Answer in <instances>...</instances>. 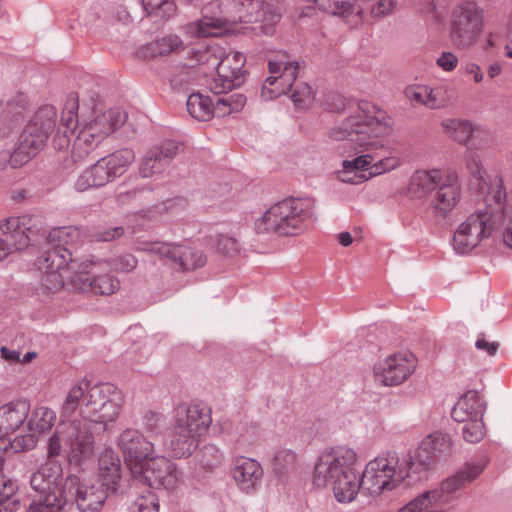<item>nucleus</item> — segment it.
<instances>
[{
    "label": "nucleus",
    "instance_id": "f257e3e1",
    "mask_svg": "<svg viewBox=\"0 0 512 512\" xmlns=\"http://www.w3.org/2000/svg\"><path fill=\"white\" fill-rule=\"evenodd\" d=\"M123 404L124 396L113 384L91 385L86 378L75 382L60 406V424L48 439V458L65 455L76 466L92 460L95 437L90 425L106 430L108 424L118 419Z\"/></svg>",
    "mask_w": 512,
    "mask_h": 512
},
{
    "label": "nucleus",
    "instance_id": "f03ea898",
    "mask_svg": "<svg viewBox=\"0 0 512 512\" xmlns=\"http://www.w3.org/2000/svg\"><path fill=\"white\" fill-rule=\"evenodd\" d=\"M329 112H350L351 115L329 132L331 140L343 142V149L355 153L385 147V140L394 130V120L386 111L367 99L326 98L322 103Z\"/></svg>",
    "mask_w": 512,
    "mask_h": 512
},
{
    "label": "nucleus",
    "instance_id": "7ed1b4c3",
    "mask_svg": "<svg viewBox=\"0 0 512 512\" xmlns=\"http://www.w3.org/2000/svg\"><path fill=\"white\" fill-rule=\"evenodd\" d=\"M357 452L346 445L325 449L317 458L313 470V483L317 487L331 486L339 503L353 502L360 490L362 478L356 469Z\"/></svg>",
    "mask_w": 512,
    "mask_h": 512
},
{
    "label": "nucleus",
    "instance_id": "20e7f679",
    "mask_svg": "<svg viewBox=\"0 0 512 512\" xmlns=\"http://www.w3.org/2000/svg\"><path fill=\"white\" fill-rule=\"evenodd\" d=\"M68 258L69 253L63 249L49 254L48 260L55 262L57 268L62 269V274H52L47 278L51 281L47 291L56 292L67 285L76 291L108 296L120 289L119 279L105 272L107 268L103 260L71 262L67 265Z\"/></svg>",
    "mask_w": 512,
    "mask_h": 512
},
{
    "label": "nucleus",
    "instance_id": "39448f33",
    "mask_svg": "<svg viewBox=\"0 0 512 512\" xmlns=\"http://www.w3.org/2000/svg\"><path fill=\"white\" fill-rule=\"evenodd\" d=\"M222 18L204 17L188 23L184 31L191 37L218 36L228 23L267 22L273 24L281 17L280 0H224Z\"/></svg>",
    "mask_w": 512,
    "mask_h": 512
},
{
    "label": "nucleus",
    "instance_id": "423d86ee",
    "mask_svg": "<svg viewBox=\"0 0 512 512\" xmlns=\"http://www.w3.org/2000/svg\"><path fill=\"white\" fill-rule=\"evenodd\" d=\"M417 468L412 456L388 452L366 463L362 474L363 493L379 497L399 488Z\"/></svg>",
    "mask_w": 512,
    "mask_h": 512
},
{
    "label": "nucleus",
    "instance_id": "0eeeda50",
    "mask_svg": "<svg viewBox=\"0 0 512 512\" xmlns=\"http://www.w3.org/2000/svg\"><path fill=\"white\" fill-rule=\"evenodd\" d=\"M313 210L314 202L309 198H285L255 220V230L258 234L297 235L313 216Z\"/></svg>",
    "mask_w": 512,
    "mask_h": 512
},
{
    "label": "nucleus",
    "instance_id": "6e6552de",
    "mask_svg": "<svg viewBox=\"0 0 512 512\" xmlns=\"http://www.w3.org/2000/svg\"><path fill=\"white\" fill-rule=\"evenodd\" d=\"M29 413L30 403L26 399H15L0 406V470L6 456L36 447L38 438L34 434L8 437L22 427Z\"/></svg>",
    "mask_w": 512,
    "mask_h": 512
},
{
    "label": "nucleus",
    "instance_id": "1a4fd4ad",
    "mask_svg": "<svg viewBox=\"0 0 512 512\" xmlns=\"http://www.w3.org/2000/svg\"><path fill=\"white\" fill-rule=\"evenodd\" d=\"M484 30L482 8L474 0H462L452 10L448 37L451 44L458 49L474 46Z\"/></svg>",
    "mask_w": 512,
    "mask_h": 512
},
{
    "label": "nucleus",
    "instance_id": "9d476101",
    "mask_svg": "<svg viewBox=\"0 0 512 512\" xmlns=\"http://www.w3.org/2000/svg\"><path fill=\"white\" fill-rule=\"evenodd\" d=\"M52 459L49 458L32 474L30 485L40 495V501L64 507L66 491L78 484V476L68 475L64 478L62 465Z\"/></svg>",
    "mask_w": 512,
    "mask_h": 512
},
{
    "label": "nucleus",
    "instance_id": "9b49d317",
    "mask_svg": "<svg viewBox=\"0 0 512 512\" xmlns=\"http://www.w3.org/2000/svg\"><path fill=\"white\" fill-rule=\"evenodd\" d=\"M134 160L133 150L127 148L117 150L85 169L76 179L75 189L83 192L90 188L104 186L123 175Z\"/></svg>",
    "mask_w": 512,
    "mask_h": 512
},
{
    "label": "nucleus",
    "instance_id": "f8f14e48",
    "mask_svg": "<svg viewBox=\"0 0 512 512\" xmlns=\"http://www.w3.org/2000/svg\"><path fill=\"white\" fill-rule=\"evenodd\" d=\"M56 123V112L52 107L40 109L20 136V141L13 152V167L22 166L43 148L48 135Z\"/></svg>",
    "mask_w": 512,
    "mask_h": 512
},
{
    "label": "nucleus",
    "instance_id": "ddd939ff",
    "mask_svg": "<svg viewBox=\"0 0 512 512\" xmlns=\"http://www.w3.org/2000/svg\"><path fill=\"white\" fill-rule=\"evenodd\" d=\"M496 228V206L479 208L462 222L453 236V247L456 252L466 254L476 248L484 239L491 236Z\"/></svg>",
    "mask_w": 512,
    "mask_h": 512
},
{
    "label": "nucleus",
    "instance_id": "4468645a",
    "mask_svg": "<svg viewBox=\"0 0 512 512\" xmlns=\"http://www.w3.org/2000/svg\"><path fill=\"white\" fill-rule=\"evenodd\" d=\"M268 69L271 74L263 83L262 94L273 96H309L314 94L312 87L306 83H293L297 76V62H273L269 61Z\"/></svg>",
    "mask_w": 512,
    "mask_h": 512
},
{
    "label": "nucleus",
    "instance_id": "2eb2a0df",
    "mask_svg": "<svg viewBox=\"0 0 512 512\" xmlns=\"http://www.w3.org/2000/svg\"><path fill=\"white\" fill-rule=\"evenodd\" d=\"M416 367L417 359L411 352H395L374 364L373 377L381 386L396 387L407 381Z\"/></svg>",
    "mask_w": 512,
    "mask_h": 512
},
{
    "label": "nucleus",
    "instance_id": "dca6fc26",
    "mask_svg": "<svg viewBox=\"0 0 512 512\" xmlns=\"http://www.w3.org/2000/svg\"><path fill=\"white\" fill-rule=\"evenodd\" d=\"M135 250L166 258L179 265L183 270L196 269L203 266L206 262V257L202 251L186 245L143 240L136 242Z\"/></svg>",
    "mask_w": 512,
    "mask_h": 512
},
{
    "label": "nucleus",
    "instance_id": "f3484780",
    "mask_svg": "<svg viewBox=\"0 0 512 512\" xmlns=\"http://www.w3.org/2000/svg\"><path fill=\"white\" fill-rule=\"evenodd\" d=\"M245 62L246 57L243 53L227 51L222 47V55L217 58L214 66L217 75L210 84V90L215 95H220L240 87L244 82Z\"/></svg>",
    "mask_w": 512,
    "mask_h": 512
},
{
    "label": "nucleus",
    "instance_id": "a211bd4d",
    "mask_svg": "<svg viewBox=\"0 0 512 512\" xmlns=\"http://www.w3.org/2000/svg\"><path fill=\"white\" fill-rule=\"evenodd\" d=\"M116 446L131 473L142 471L146 460L155 453L154 443L135 428L123 429L116 438Z\"/></svg>",
    "mask_w": 512,
    "mask_h": 512
},
{
    "label": "nucleus",
    "instance_id": "6ab92c4d",
    "mask_svg": "<svg viewBox=\"0 0 512 512\" xmlns=\"http://www.w3.org/2000/svg\"><path fill=\"white\" fill-rule=\"evenodd\" d=\"M80 237V230L72 226L54 228L49 232L48 240L52 247L37 260V267L43 273L41 280L42 286L46 290L49 289V284H51V281H48L47 278L52 274H62V269H58L55 262L48 260L49 254L52 252H60V250L63 249L69 253L67 265H70L71 262H77L76 260H72V253L68 246L76 245Z\"/></svg>",
    "mask_w": 512,
    "mask_h": 512
},
{
    "label": "nucleus",
    "instance_id": "aec40b11",
    "mask_svg": "<svg viewBox=\"0 0 512 512\" xmlns=\"http://www.w3.org/2000/svg\"><path fill=\"white\" fill-rule=\"evenodd\" d=\"M132 474L152 488L165 490L176 489L182 477L175 463L155 453L146 460L142 471Z\"/></svg>",
    "mask_w": 512,
    "mask_h": 512
},
{
    "label": "nucleus",
    "instance_id": "412c9836",
    "mask_svg": "<svg viewBox=\"0 0 512 512\" xmlns=\"http://www.w3.org/2000/svg\"><path fill=\"white\" fill-rule=\"evenodd\" d=\"M441 126L450 139L467 148H488L494 141L489 128L466 119H446Z\"/></svg>",
    "mask_w": 512,
    "mask_h": 512
},
{
    "label": "nucleus",
    "instance_id": "4be33fe9",
    "mask_svg": "<svg viewBox=\"0 0 512 512\" xmlns=\"http://www.w3.org/2000/svg\"><path fill=\"white\" fill-rule=\"evenodd\" d=\"M173 421L178 424V428L202 437L212 424L211 409L207 404L198 401L181 404L175 408Z\"/></svg>",
    "mask_w": 512,
    "mask_h": 512
},
{
    "label": "nucleus",
    "instance_id": "5701e85b",
    "mask_svg": "<svg viewBox=\"0 0 512 512\" xmlns=\"http://www.w3.org/2000/svg\"><path fill=\"white\" fill-rule=\"evenodd\" d=\"M452 453L453 441L450 435L440 431L429 434L421 441L416 451V473L429 469L436 459L448 457Z\"/></svg>",
    "mask_w": 512,
    "mask_h": 512
},
{
    "label": "nucleus",
    "instance_id": "b1692460",
    "mask_svg": "<svg viewBox=\"0 0 512 512\" xmlns=\"http://www.w3.org/2000/svg\"><path fill=\"white\" fill-rule=\"evenodd\" d=\"M187 98V110L198 121L226 116L244 106V98Z\"/></svg>",
    "mask_w": 512,
    "mask_h": 512
},
{
    "label": "nucleus",
    "instance_id": "393cba45",
    "mask_svg": "<svg viewBox=\"0 0 512 512\" xmlns=\"http://www.w3.org/2000/svg\"><path fill=\"white\" fill-rule=\"evenodd\" d=\"M484 202L489 206H496V226L504 222L503 241L507 247L512 249V192L506 193L505 187L500 180L492 186L485 196Z\"/></svg>",
    "mask_w": 512,
    "mask_h": 512
},
{
    "label": "nucleus",
    "instance_id": "a878e982",
    "mask_svg": "<svg viewBox=\"0 0 512 512\" xmlns=\"http://www.w3.org/2000/svg\"><path fill=\"white\" fill-rule=\"evenodd\" d=\"M461 196V188L455 173H446L445 178L436 189L431 205L441 215L450 213Z\"/></svg>",
    "mask_w": 512,
    "mask_h": 512
},
{
    "label": "nucleus",
    "instance_id": "bb28decb",
    "mask_svg": "<svg viewBox=\"0 0 512 512\" xmlns=\"http://www.w3.org/2000/svg\"><path fill=\"white\" fill-rule=\"evenodd\" d=\"M200 438L186 429L178 428V424L173 421L171 432L164 441V447L170 456L184 458L197 449Z\"/></svg>",
    "mask_w": 512,
    "mask_h": 512
},
{
    "label": "nucleus",
    "instance_id": "cd10ccee",
    "mask_svg": "<svg viewBox=\"0 0 512 512\" xmlns=\"http://www.w3.org/2000/svg\"><path fill=\"white\" fill-rule=\"evenodd\" d=\"M76 489V505L80 512H100L106 502L108 492L105 486L97 484L80 483Z\"/></svg>",
    "mask_w": 512,
    "mask_h": 512
},
{
    "label": "nucleus",
    "instance_id": "c85d7f7f",
    "mask_svg": "<svg viewBox=\"0 0 512 512\" xmlns=\"http://www.w3.org/2000/svg\"><path fill=\"white\" fill-rule=\"evenodd\" d=\"M231 473L238 487L248 493L262 478L263 469L256 460L242 456L234 461Z\"/></svg>",
    "mask_w": 512,
    "mask_h": 512
},
{
    "label": "nucleus",
    "instance_id": "c756f323",
    "mask_svg": "<svg viewBox=\"0 0 512 512\" xmlns=\"http://www.w3.org/2000/svg\"><path fill=\"white\" fill-rule=\"evenodd\" d=\"M485 403L477 391L470 390L459 398L452 409V418L457 422L483 418Z\"/></svg>",
    "mask_w": 512,
    "mask_h": 512
},
{
    "label": "nucleus",
    "instance_id": "7c9ffc66",
    "mask_svg": "<svg viewBox=\"0 0 512 512\" xmlns=\"http://www.w3.org/2000/svg\"><path fill=\"white\" fill-rule=\"evenodd\" d=\"M488 458L481 456L468 461L461 469H459L452 477L448 478L443 489L449 493L454 492L466 484L475 481L485 470L488 465Z\"/></svg>",
    "mask_w": 512,
    "mask_h": 512
},
{
    "label": "nucleus",
    "instance_id": "2f4dec72",
    "mask_svg": "<svg viewBox=\"0 0 512 512\" xmlns=\"http://www.w3.org/2000/svg\"><path fill=\"white\" fill-rule=\"evenodd\" d=\"M31 221L32 217L26 215L11 216L0 221V231L11 237L15 250L28 247L30 240L27 232L30 230Z\"/></svg>",
    "mask_w": 512,
    "mask_h": 512
},
{
    "label": "nucleus",
    "instance_id": "473e14b6",
    "mask_svg": "<svg viewBox=\"0 0 512 512\" xmlns=\"http://www.w3.org/2000/svg\"><path fill=\"white\" fill-rule=\"evenodd\" d=\"M99 478L101 485L115 492L121 480V462L111 449L105 450L99 460Z\"/></svg>",
    "mask_w": 512,
    "mask_h": 512
},
{
    "label": "nucleus",
    "instance_id": "72a5a7b5",
    "mask_svg": "<svg viewBox=\"0 0 512 512\" xmlns=\"http://www.w3.org/2000/svg\"><path fill=\"white\" fill-rule=\"evenodd\" d=\"M185 50V43L182 38L174 33L166 34L157 38L154 42L144 47L142 56L157 57L166 56L173 53H181Z\"/></svg>",
    "mask_w": 512,
    "mask_h": 512
},
{
    "label": "nucleus",
    "instance_id": "f704fd0d",
    "mask_svg": "<svg viewBox=\"0 0 512 512\" xmlns=\"http://www.w3.org/2000/svg\"><path fill=\"white\" fill-rule=\"evenodd\" d=\"M374 160V156L370 153L359 155L353 160H345L342 164V169L337 172L339 180L345 183L357 184L368 179L363 174L358 172L365 170L369 167Z\"/></svg>",
    "mask_w": 512,
    "mask_h": 512
},
{
    "label": "nucleus",
    "instance_id": "c9c22d12",
    "mask_svg": "<svg viewBox=\"0 0 512 512\" xmlns=\"http://www.w3.org/2000/svg\"><path fill=\"white\" fill-rule=\"evenodd\" d=\"M127 120V113L118 108L109 109L95 117L91 122L94 130L99 132L100 138H106L120 128Z\"/></svg>",
    "mask_w": 512,
    "mask_h": 512
},
{
    "label": "nucleus",
    "instance_id": "e433bc0d",
    "mask_svg": "<svg viewBox=\"0 0 512 512\" xmlns=\"http://www.w3.org/2000/svg\"><path fill=\"white\" fill-rule=\"evenodd\" d=\"M28 434H42L50 430L56 422V413L49 407L39 406L27 417Z\"/></svg>",
    "mask_w": 512,
    "mask_h": 512
},
{
    "label": "nucleus",
    "instance_id": "4c0bfd02",
    "mask_svg": "<svg viewBox=\"0 0 512 512\" xmlns=\"http://www.w3.org/2000/svg\"><path fill=\"white\" fill-rule=\"evenodd\" d=\"M93 128L94 125L90 122L78 134L73 145V157L75 160H79L89 154L104 139L100 138L99 132Z\"/></svg>",
    "mask_w": 512,
    "mask_h": 512
},
{
    "label": "nucleus",
    "instance_id": "58836bf2",
    "mask_svg": "<svg viewBox=\"0 0 512 512\" xmlns=\"http://www.w3.org/2000/svg\"><path fill=\"white\" fill-rule=\"evenodd\" d=\"M445 174L438 169L417 171L412 177L410 188L421 194L430 193L438 188Z\"/></svg>",
    "mask_w": 512,
    "mask_h": 512
},
{
    "label": "nucleus",
    "instance_id": "ea45409f",
    "mask_svg": "<svg viewBox=\"0 0 512 512\" xmlns=\"http://www.w3.org/2000/svg\"><path fill=\"white\" fill-rule=\"evenodd\" d=\"M483 149L484 148L468 147L463 155V163L466 172L478 183L485 181L488 176L487 169L479 152Z\"/></svg>",
    "mask_w": 512,
    "mask_h": 512
},
{
    "label": "nucleus",
    "instance_id": "a19ab883",
    "mask_svg": "<svg viewBox=\"0 0 512 512\" xmlns=\"http://www.w3.org/2000/svg\"><path fill=\"white\" fill-rule=\"evenodd\" d=\"M441 497L442 492L438 490L424 492L397 512H436L435 505L440 501Z\"/></svg>",
    "mask_w": 512,
    "mask_h": 512
},
{
    "label": "nucleus",
    "instance_id": "79ce46f5",
    "mask_svg": "<svg viewBox=\"0 0 512 512\" xmlns=\"http://www.w3.org/2000/svg\"><path fill=\"white\" fill-rule=\"evenodd\" d=\"M79 103L78 98H68L65 103V109L61 116V126L64 127L63 133H64V139L62 146H68L69 145V134L73 133L74 130L78 126V115L76 111L78 110Z\"/></svg>",
    "mask_w": 512,
    "mask_h": 512
},
{
    "label": "nucleus",
    "instance_id": "37998d69",
    "mask_svg": "<svg viewBox=\"0 0 512 512\" xmlns=\"http://www.w3.org/2000/svg\"><path fill=\"white\" fill-rule=\"evenodd\" d=\"M309 6H313L333 16L344 17L350 15L353 10L352 0H305Z\"/></svg>",
    "mask_w": 512,
    "mask_h": 512
},
{
    "label": "nucleus",
    "instance_id": "c03bdc74",
    "mask_svg": "<svg viewBox=\"0 0 512 512\" xmlns=\"http://www.w3.org/2000/svg\"><path fill=\"white\" fill-rule=\"evenodd\" d=\"M222 55V47L219 45L201 46L189 52L188 58L199 65H207L214 68L217 58Z\"/></svg>",
    "mask_w": 512,
    "mask_h": 512
},
{
    "label": "nucleus",
    "instance_id": "a18cd8bd",
    "mask_svg": "<svg viewBox=\"0 0 512 512\" xmlns=\"http://www.w3.org/2000/svg\"><path fill=\"white\" fill-rule=\"evenodd\" d=\"M148 14L161 19H167L176 13L175 0H142Z\"/></svg>",
    "mask_w": 512,
    "mask_h": 512
},
{
    "label": "nucleus",
    "instance_id": "49530a36",
    "mask_svg": "<svg viewBox=\"0 0 512 512\" xmlns=\"http://www.w3.org/2000/svg\"><path fill=\"white\" fill-rule=\"evenodd\" d=\"M104 262L106 264V268H110L116 273H131L138 265V259L128 252L115 255L108 261Z\"/></svg>",
    "mask_w": 512,
    "mask_h": 512
},
{
    "label": "nucleus",
    "instance_id": "de8ad7c7",
    "mask_svg": "<svg viewBox=\"0 0 512 512\" xmlns=\"http://www.w3.org/2000/svg\"><path fill=\"white\" fill-rule=\"evenodd\" d=\"M16 490L14 481L8 479L0 482V512H13L16 509L17 502L12 500Z\"/></svg>",
    "mask_w": 512,
    "mask_h": 512
},
{
    "label": "nucleus",
    "instance_id": "09e8293b",
    "mask_svg": "<svg viewBox=\"0 0 512 512\" xmlns=\"http://www.w3.org/2000/svg\"><path fill=\"white\" fill-rule=\"evenodd\" d=\"M129 512H159V500L153 492L148 491L136 497Z\"/></svg>",
    "mask_w": 512,
    "mask_h": 512
},
{
    "label": "nucleus",
    "instance_id": "8fccbe9b",
    "mask_svg": "<svg viewBox=\"0 0 512 512\" xmlns=\"http://www.w3.org/2000/svg\"><path fill=\"white\" fill-rule=\"evenodd\" d=\"M464 423L462 435L465 441L469 443H478L484 438L486 430L482 419L465 421Z\"/></svg>",
    "mask_w": 512,
    "mask_h": 512
},
{
    "label": "nucleus",
    "instance_id": "3c124183",
    "mask_svg": "<svg viewBox=\"0 0 512 512\" xmlns=\"http://www.w3.org/2000/svg\"><path fill=\"white\" fill-rule=\"evenodd\" d=\"M167 165V161L156 153L146 156L141 163L140 173L143 177H150L155 173L161 172Z\"/></svg>",
    "mask_w": 512,
    "mask_h": 512
},
{
    "label": "nucleus",
    "instance_id": "603ef678",
    "mask_svg": "<svg viewBox=\"0 0 512 512\" xmlns=\"http://www.w3.org/2000/svg\"><path fill=\"white\" fill-rule=\"evenodd\" d=\"M401 165V159L397 156H389L379 160L370 166L369 177L396 169Z\"/></svg>",
    "mask_w": 512,
    "mask_h": 512
},
{
    "label": "nucleus",
    "instance_id": "864d4df0",
    "mask_svg": "<svg viewBox=\"0 0 512 512\" xmlns=\"http://www.w3.org/2000/svg\"><path fill=\"white\" fill-rule=\"evenodd\" d=\"M399 5V0H377L372 8L371 14L376 18H383L393 14Z\"/></svg>",
    "mask_w": 512,
    "mask_h": 512
},
{
    "label": "nucleus",
    "instance_id": "5fc2aeb1",
    "mask_svg": "<svg viewBox=\"0 0 512 512\" xmlns=\"http://www.w3.org/2000/svg\"><path fill=\"white\" fill-rule=\"evenodd\" d=\"M296 454L288 449L279 450L274 456V467L281 471L294 465Z\"/></svg>",
    "mask_w": 512,
    "mask_h": 512
},
{
    "label": "nucleus",
    "instance_id": "6e6d98bb",
    "mask_svg": "<svg viewBox=\"0 0 512 512\" xmlns=\"http://www.w3.org/2000/svg\"><path fill=\"white\" fill-rule=\"evenodd\" d=\"M217 249L226 255L232 256L238 253L239 243L229 235H220L217 239Z\"/></svg>",
    "mask_w": 512,
    "mask_h": 512
},
{
    "label": "nucleus",
    "instance_id": "4d7b16f0",
    "mask_svg": "<svg viewBox=\"0 0 512 512\" xmlns=\"http://www.w3.org/2000/svg\"><path fill=\"white\" fill-rule=\"evenodd\" d=\"M163 423V416L159 413L149 411L144 414L142 424L148 433L157 432Z\"/></svg>",
    "mask_w": 512,
    "mask_h": 512
},
{
    "label": "nucleus",
    "instance_id": "13d9d810",
    "mask_svg": "<svg viewBox=\"0 0 512 512\" xmlns=\"http://www.w3.org/2000/svg\"><path fill=\"white\" fill-rule=\"evenodd\" d=\"M194 79L193 72L189 69H182L171 79L172 87L180 92Z\"/></svg>",
    "mask_w": 512,
    "mask_h": 512
},
{
    "label": "nucleus",
    "instance_id": "bf43d9fd",
    "mask_svg": "<svg viewBox=\"0 0 512 512\" xmlns=\"http://www.w3.org/2000/svg\"><path fill=\"white\" fill-rule=\"evenodd\" d=\"M437 64L445 71H452L458 64V58L452 52H443L437 59Z\"/></svg>",
    "mask_w": 512,
    "mask_h": 512
},
{
    "label": "nucleus",
    "instance_id": "052dcab7",
    "mask_svg": "<svg viewBox=\"0 0 512 512\" xmlns=\"http://www.w3.org/2000/svg\"><path fill=\"white\" fill-rule=\"evenodd\" d=\"M124 234L123 227H113L100 231L95 235L97 241H112L121 237Z\"/></svg>",
    "mask_w": 512,
    "mask_h": 512
},
{
    "label": "nucleus",
    "instance_id": "680f3d73",
    "mask_svg": "<svg viewBox=\"0 0 512 512\" xmlns=\"http://www.w3.org/2000/svg\"><path fill=\"white\" fill-rule=\"evenodd\" d=\"M63 507L58 506H51L50 503L39 501V502H33L26 512H58Z\"/></svg>",
    "mask_w": 512,
    "mask_h": 512
},
{
    "label": "nucleus",
    "instance_id": "e2e57ef3",
    "mask_svg": "<svg viewBox=\"0 0 512 512\" xmlns=\"http://www.w3.org/2000/svg\"><path fill=\"white\" fill-rule=\"evenodd\" d=\"M416 104H421L429 109H438L446 104L445 98H414Z\"/></svg>",
    "mask_w": 512,
    "mask_h": 512
},
{
    "label": "nucleus",
    "instance_id": "0e129e2a",
    "mask_svg": "<svg viewBox=\"0 0 512 512\" xmlns=\"http://www.w3.org/2000/svg\"><path fill=\"white\" fill-rule=\"evenodd\" d=\"M432 89L426 85H410L406 88L405 96H431Z\"/></svg>",
    "mask_w": 512,
    "mask_h": 512
},
{
    "label": "nucleus",
    "instance_id": "69168bd1",
    "mask_svg": "<svg viewBox=\"0 0 512 512\" xmlns=\"http://www.w3.org/2000/svg\"><path fill=\"white\" fill-rule=\"evenodd\" d=\"M178 146L174 142L165 143L159 152H156L157 155L163 158V161L169 162V160L176 155Z\"/></svg>",
    "mask_w": 512,
    "mask_h": 512
},
{
    "label": "nucleus",
    "instance_id": "338daca9",
    "mask_svg": "<svg viewBox=\"0 0 512 512\" xmlns=\"http://www.w3.org/2000/svg\"><path fill=\"white\" fill-rule=\"evenodd\" d=\"M475 345L477 349L484 350L485 352H487L488 355L491 356L497 352L499 347V344L497 342H488L485 339H478Z\"/></svg>",
    "mask_w": 512,
    "mask_h": 512
},
{
    "label": "nucleus",
    "instance_id": "774afa93",
    "mask_svg": "<svg viewBox=\"0 0 512 512\" xmlns=\"http://www.w3.org/2000/svg\"><path fill=\"white\" fill-rule=\"evenodd\" d=\"M1 357L8 362H19L20 361V353L17 350H10L7 347L3 346L0 349Z\"/></svg>",
    "mask_w": 512,
    "mask_h": 512
}]
</instances>
